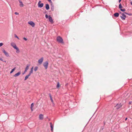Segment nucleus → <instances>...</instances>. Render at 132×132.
<instances>
[{
  "mask_svg": "<svg viewBox=\"0 0 132 132\" xmlns=\"http://www.w3.org/2000/svg\"><path fill=\"white\" fill-rule=\"evenodd\" d=\"M46 8L47 10H48L49 9V6L48 4L46 5Z\"/></svg>",
  "mask_w": 132,
  "mask_h": 132,
  "instance_id": "15",
  "label": "nucleus"
},
{
  "mask_svg": "<svg viewBox=\"0 0 132 132\" xmlns=\"http://www.w3.org/2000/svg\"><path fill=\"white\" fill-rule=\"evenodd\" d=\"M131 5H132V2H131Z\"/></svg>",
  "mask_w": 132,
  "mask_h": 132,
  "instance_id": "40",
  "label": "nucleus"
},
{
  "mask_svg": "<svg viewBox=\"0 0 132 132\" xmlns=\"http://www.w3.org/2000/svg\"><path fill=\"white\" fill-rule=\"evenodd\" d=\"M25 73H24H24H23V75Z\"/></svg>",
  "mask_w": 132,
  "mask_h": 132,
  "instance_id": "41",
  "label": "nucleus"
},
{
  "mask_svg": "<svg viewBox=\"0 0 132 132\" xmlns=\"http://www.w3.org/2000/svg\"><path fill=\"white\" fill-rule=\"evenodd\" d=\"M60 87V85L59 82H58L57 83V84L56 86V87L57 88H58Z\"/></svg>",
  "mask_w": 132,
  "mask_h": 132,
  "instance_id": "23",
  "label": "nucleus"
},
{
  "mask_svg": "<svg viewBox=\"0 0 132 132\" xmlns=\"http://www.w3.org/2000/svg\"><path fill=\"white\" fill-rule=\"evenodd\" d=\"M3 45V43H0V47L2 46Z\"/></svg>",
  "mask_w": 132,
  "mask_h": 132,
  "instance_id": "29",
  "label": "nucleus"
},
{
  "mask_svg": "<svg viewBox=\"0 0 132 132\" xmlns=\"http://www.w3.org/2000/svg\"><path fill=\"white\" fill-rule=\"evenodd\" d=\"M49 96H50V97L51 100V101L52 102V103H53V99L52 98V96H51V94H49Z\"/></svg>",
  "mask_w": 132,
  "mask_h": 132,
  "instance_id": "18",
  "label": "nucleus"
},
{
  "mask_svg": "<svg viewBox=\"0 0 132 132\" xmlns=\"http://www.w3.org/2000/svg\"><path fill=\"white\" fill-rule=\"evenodd\" d=\"M30 76V74H28V75L26 76L24 80H26Z\"/></svg>",
  "mask_w": 132,
  "mask_h": 132,
  "instance_id": "20",
  "label": "nucleus"
},
{
  "mask_svg": "<svg viewBox=\"0 0 132 132\" xmlns=\"http://www.w3.org/2000/svg\"><path fill=\"white\" fill-rule=\"evenodd\" d=\"M43 58L42 57L39 60H38V63L39 64H41L42 63L43 60Z\"/></svg>",
  "mask_w": 132,
  "mask_h": 132,
  "instance_id": "5",
  "label": "nucleus"
},
{
  "mask_svg": "<svg viewBox=\"0 0 132 132\" xmlns=\"http://www.w3.org/2000/svg\"><path fill=\"white\" fill-rule=\"evenodd\" d=\"M16 50V53H18L20 51L19 49V48L17 47L16 48H15Z\"/></svg>",
  "mask_w": 132,
  "mask_h": 132,
  "instance_id": "19",
  "label": "nucleus"
},
{
  "mask_svg": "<svg viewBox=\"0 0 132 132\" xmlns=\"http://www.w3.org/2000/svg\"><path fill=\"white\" fill-rule=\"evenodd\" d=\"M45 17L46 18H48V16L47 14H46L45 15Z\"/></svg>",
  "mask_w": 132,
  "mask_h": 132,
  "instance_id": "30",
  "label": "nucleus"
},
{
  "mask_svg": "<svg viewBox=\"0 0 132 132\" xmlns=\"http://www.w3.org/2000/svg\"><path fill=\"white\" fill-rule=\"evenodd\" d=\"M48 64V63L47 61H46L43 63V66L45 69H46L47 68Z\"/></svg>",
  "mask_w": 132,
  "mask_h": 132,
  "instance_id": "2",
  "label": "nucleus"
},
{
  "mask_svg": "<svg viewBox=\"0 0 132 132\" xmlns=\"http://www.w3.org/2000/svg\"><path fill=\"white\" fill-rule=\"evenodd\" d=\"M0 60L3 61V60L0 57Z\"/></svg>",
  "mask_w": 132,
  "mask_h": 132,
  "instance_id": "35",
  "label": "nucleus"
},
{
  "mask_svg": "<svg viewBox=\"0 0 132 132\" xmlns=\"http://www.w3.org/2000/svg\"><path fill=\"white\" fill-rule=\"evenodd\" d=\"M2 51L3 53L7 57H8L9 56V53L6 52L5 50H3Z\"/></svg>",
  "mask_w": 132,
  "mask_h": 132,
  "instance_id": "6",
  "label": "nucleus"
},
{
  "mask_svg": "<svg viewBox=\"0 0 132 132\" xmlns=\"http://www.w3.org/2000/svg\"><path fill=\"white\" fill-rule=\"evenodd\" d=\"M127 118H126L125 119V120H126H126H127Z\"/></svg>",
  "mask_w": 132,
  "mask_h": 132,
  "instance_id": "39",
  "label": "nucleus"
},
{
  "mask_svg": "<svg viewBox=\"0 0 132 132\" xmlns=\"http://www.w3.org/2000/svg\"><path fill=\"white\" fill-rule=\"evenodd\" d=\"M33 72V70H31V71L29 74H30V75Z\"/></svg>",
  "mask_w": 132,
  "mask_h": 132,
  "instance_id": "26",
  "label": "nucleus"
},
{
  "mask_svg": "<svg viewBox=\"0 0 132 132\" xmlns=\"http://www.w3.org/2000/svg\"><path fill=\"white\" fill-rule=\"evenodd\" d=\"M30 65L28 64L27 65L24 71V73H25L28 70V69L29 67L30 66Z\"/></svg>",
  "mask_w": 132,
  "mask_h": 132,
  "instance_id": "10",
  "label": "nucleus"
},
{
  "mask_svg": "<svg viewBox=\"0 0 132 132\" xmlns=\"http://www.w3.org/2000/svg\"><path fill=\"white\" fill-rule=\"evenodd\" d=\"M38 68L37 67H35L34 70L35 71H36L37 69H38Z\"/></svg>",
  "mask_w": 132,
  "mask_h": 132,
  "instance_id": "24",
  "label": "nucleus"
},
{
  "mask_svg": "<svg viewBox=\"0 0 132 132\" xmlns=\"http://www.w3.org/2000/svg\"><path fill=\"white\" fill-rule=\"evenodd\" d=\"M28 24H30L32 27H34L35 26V23L32 21H30L28 22Z\"/></svg>",
  "mask_w": 132,
  "mask_h": 132,
  "instance_id": "4",
  "label": "nucleus"
},
{
  "mask_svg": "<svg viewBox=\"0 0 132 132\" xmlns=\"http://www.w3.org/2000/svg\"><path fill=\"white\" fill-rule=\"evenodd\" d=\"M131 102H129V104H131Z\"/></svg>",
  "mask_w": 132,
  "mask_h": 132,
  "instance_id": "37",
  "label": "nucleus"
},
{
  "mask_svg": "<svg viewBox=\"0 0 132 132\" xmlns=\"http://www.w3.org/2000/svg\"><path fill=\"white\" fill-rule=\"evenodd\" d=\"M33 68H34L33 67H32V68H31V70H33Z\"/></svg>",
  "mask_w": 132,
  "mask_h": 132,
  "instance_id": "36",
  "label": "nucleus"
},
{
  "mask_svg": "<svg viewBox=\"0 0 132 132\" xmlns=\"http://www.w3.org/2000/svg\"><path fill=\"white\" fill-rule=\"evenodd\" d=\"M40 1H39L38 2V6L39 7H42L43 6V3L40 4Z\"/></svg>",
  "mask_w": 132,
  "mask_h": 132,
  "instance_id": "11",
  "label": "nucleus"
},
{
  "mask_svg": "<svg viewBox=\"0 0 132 132\" xmlns=\"http://www.w3.org/2000/svg\"><path fill=\"white\" fill-rule=\"evenodd\" d=\"M49 20L50 22L51 23H53V21L52 18L50 16H49Z\"/></svg>",
  "mask_w": 132,
  "mask_h": 132,
  "instance_id": "8",
  "label": "nucleus"
},
{
  "mask_svg": "<svg viewBox=\"0 0 132 132\" xmlns=\"http://www.w3.org/2000/svg\"><path fill=\"white\" fill-rule=\"evenodd\" d=\"M20 73H21L20 72H18L17 73H16V74H15V75H14V77H16V76H19L20 75Z\"/></svg>",
  "mask_w": 132,
  "mask_h": 132,
  "instance_id": "14",
  "label": "nucleus"
},
{
  "mask_svg": "<svg viewBox=\"0 0 132 132\" xmlns=\"http://www.w3.org/2000/svg\"><path fill=\"white\" fill-rule=\"evenodd\" d=\"M11 45L14 48H15L17 47L15 44L14 42H11Z\"/></svg>",
  "mask_w": 132,
  "mask_h": 132,
  "instance_id": "7",
  "label": "nucleus"
},
{
  "mask_svg": "<svg viewBox=\"0 0 132 132\" xmlns=\"http://www.w3.org/2000/svg\"><path fill=\"white\" fill-rule=\"evenodd\" d=\"M23 39L26 41L27 40V39L25 37H24L23 38Z\"/></svg>",
  "mask_w": 132,
  "mask_h": 132,
  "instance_id": "31",
  "label": "nucleus"
},
{
  "mask_svg": "<svg viewBox=\"0 0 132 132\" xmlns=\"http://www.w3.org/2000/svg\"><path fill=\"white\" fill-rule=\"evenodd\" d=\"M122 106V105L121 104H117L116 105V108L117 109H118L121 107Z\"/></svg>",
  "mask_w": 132,
  "mask_h": 132,
  "instance_id": "9",
  "label": "nucleus"
},
{
  "mask_svg": "<svg viewBox=\"0 0 132 132\" xmlns=\"http://www.w3.org/2000/svg\"><path fill=\"white\" fill-rule=\"evenodd\" d=\"M114 15L115 16L117 17L119 16V14L118 13H115L114 14Z\"/></svg>",
  "mask_w": 132,
  "mask_h": 132,
  "instance_id": "17",
  "label": "nucleus"
},
{
  "mask_svg": "<svg viewBox=\"0 0 132 132\" xmlns=\"http://www.w3.org/2000/svg\"><path fill=\"white\" fill-rule=\"evenodd\" d=\"M49 2L51 3H52L51 1V0H47Z\"/></svg>",
  "mask_w": 132,
  "mask_h": 132,
  "instance_id": "33",
  "label": "nucleus"
},
{
  "mask_svg": "<svg viewBox=\"0 0 132 132\" xmlns=\"http://www.w3.org/2000/svg\"><path fill=\"white\" fill-rule=\"evenodd\" d=\"M50 127L51 128V130L52 131H53V126L52 125V123L51 122H50Z\"/></svg>",
  "mask_w": 132,
  "mask_h": 132,
  "instance_id": "16",
  "label": "nucleus"
},
{
  "mask_svg": "<svg viewBox=\"0 0 132 132\" xmlns=\"http://www.w3.org/2000/svg\"><path fill=\"white\" fill-rule=\"evenodd\" d=\"M122 16H120V17L122 20H125V18H126V16L123 13L122 14Z\"/></svg>",
  "mask_w": 132,
  "mask_h": 132,
  "instance_id": "3",
  "label": "nucleus"
},
{
  "mask_svg": "<svg viewBox=\"0 0 132 132\" xmlns=\"http://www.w3.org/2000/svg\"><path fill=\"white\" fill-rule=\"evenodd\" d=\"M14 36H15V37L16 38H18V39H19V38L16 35V34H14Z\"/></svg>",
  "mask_w": 132,
  "mask_h": 132,
  "instance_id": "27",
  "label": "nucleus"
},
{
  "mask_svg": "<svg viewBox=\"0 0 132 132\" xmlns=\"http://www.w3.org/2000/svg\"><path fill=\"white\" fill-rule=\"evenodd\" d=\"M119 9H121V8H122V6L121 5V4H119Z\"/></svg>",
  "mask_w": 132,
  "mask_h": 132,
  "instance_id": "25",
  "label": "nucleus"
},
{
  "mask_svg": "<svg viewBox=\"0 0 132 132\" xmlns=\"http://www.w3.org/2000/svg\"><path fill=\"white\" fill-rule=\"evenodd\" d=\"M39 118L40 120H42L43 118V115L42 114H40L39 115Z\"/></svg>",
  "mask_w": 132,
  "mask_h": 132,
  "instance_id": "13",
  "label": "nucleus"
},
{
  "mask_svg": "<svg viewBox=\"0 0 132 132\" xmlns=\"http://www.w3.org/2000/svg\"><path fill=\"white\" fill-rule=\"evenodd\" d=\"M120 10H121V11H123V12H124V11H125V9H120Z\"/></svg>",
  "mask_w": 132,
  "mask_h": 132,
  "instance_id": "28",
  "label": "nucleus"
},
{
  "mask_svg": "<svg viewBox=\"0 0 132 132\" xmlns=\"http://www.w3.org/2000/svg\"><path fill=\"white\" fill-rule=\"evenodd\" d=\"M121 0H119V3H120L121 2Z\"/></svg>",
  "mask_w": 132,
  "mask_h": 132,
  "instance_id": "38",
  "label": "nucleus"
},
{
  "mask_svg": "<svg viewBox=\"0 0 132 132\" xmlns=\"http://www.w3.org/2000/svg\"><path fill=\"white\" fill-rule=\"evenodd\" d=\"M33 105H34L33 103H32L31 105V110L32 111L33 110V109H32V107H33Z\"/></svg>",
  "mask_w": 132,
  "mask_h": 132,
  "instance_id": "22",
  "label": "nucleus"
},
{
  "mask_svg": "<svg viewBox=\"0 0 132 132\" xmlns=\"http://www.w3.org/2000/svg\"><path fill=\"white\" fill-rule=\"evenodd\" d=\"M19 2L20 3V4L19 5L21 7H23V6L24 5L22 1L20 0H19Z\"/></svg>",
  "mask_w": 132,
  "mask_h": 132,
  "instance_id": "12",
  "label": "nucleus"
},
{
  "mask_svg": "<svg viewBox=\"0 0 132 132\" xmlns=\"http://www.w3.org/2000/svg\"><path fill=\"white\" fill-rule=\"evenodd\" d=\"M15 14L16 15H18L19 14V13L17 12H15Z\"/></svg>",
  "mask_w": 132,
  "mask_h": 132,
  "instance_id": "32",
  "label": "nucleus"
},
{
  "mask_svg": "<svg viewBox=\"0 0 132 132\" xmlns=\"http://www.w3.org/2000/svg\"><path fill=\"white\" fill-rule=\"evenodd\" d=\"M15 69L16 68L15 67L13 69H12L11 71L10 72V73H12L15 70Z\"/></svg>",
  "mask_w": 132,
  "mask_h": 132,
  "instance_id": "21",
  "label": "nucleus"
},
{
  "mask_svg": "<svg viewBox=\"0 0 132 132\" xmlns=\"http://www.w3.org/2000/svg\"><path fill=\"white\" fill-rule=\"evenodd\" d=\"M57 40L60 43H63V40L62 38L60 36H58L57 37Z\"/></svg>",
  "mask_w": 132,
  "mask_h": 132,
  "instance_id": "1",
  "label": "nucleus"
},
{
  "mask_svg": "<svg viewBox=\"0 0 132 132\" xmlns=\"http://www.w3.org/2000/svg\"><path fill=\"white\" fill-rule=\"evenodd\" d=\"M124 13L126 14L129 15L128 13H127L126 12H125Z\"/></svg>",
  "mask_w": 132,
  "mask_h": 132,
  "instance_id": "34",
  "label": "nucleus"
}]
</instances>
